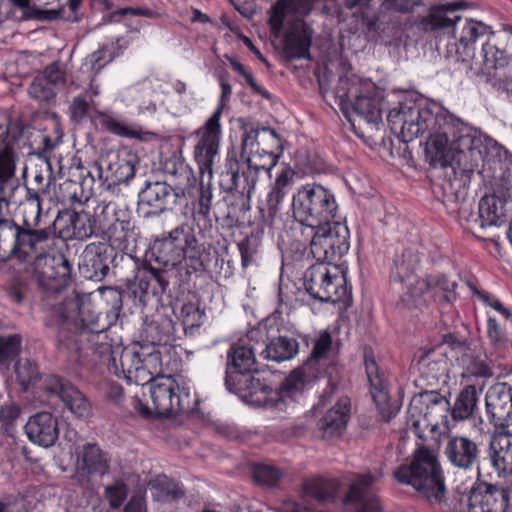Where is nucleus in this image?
<instances>
[{
	"mask_svg": "<svg viewBox=\"0 0 512 512\" xmlns=\"http://www.w3.org/2000/svg\"><path fill=\"white\" fill-rule=\"evenodd\" d=\"M441 349L442 347H439L421 352L415 362V368L421 378L431 386L439 381L446 382L448 378V359Z\"/></svg>",
	"mask_w": 512,
	"mask_h": 512,
	"instance_id": "37",
	"label": "nucleus"
},
{
	"mask_svg": "<svg viewBox=\"0 0 512 512\" xmlns=\"http://www.w3.org/2000/svg\"><path fill=\"white\" fill-rule=\"evenodd\" d=\"M281 477V471L274 466L256 464L253 467V478L260 485L274 487L277 485Z\"/></svg>",
	"mask_w": 512,
	"mask_h": 512,
	"instance_id": "57",
	"label": "nucleus"
},
{
	"mask_svg": "<svg viewBox=\"0 0 512 512\" xmlns=\"http://www.w3.org/2000/svg\"><path fill=\"white\" fill-rule=\"evenodd\" d=\"M262 147H257L256 150L250 149L248 152L246 163L247 169L239 174L238 168L231 172V185L230 189L239 193L242 205L241 210L250 209V197L255 190L258 173L260 171L270 172L277 164L280 154L282 152L281 140L275 130L271 128H262ZM238 167V162L235 161Z\"/></svg>",
	"mask_w": 512,
	"mask_h": 512,
	"instance_id": "8",
	"label": "nucleus"
},
{
	"mask_svg": "<svg viewBox=\"0 0 512 512\" xmlns=\"http://www.w3.org/2000/svg\"><path fill=\"white\" fill-rule=\"evenodd\" d=\"M489 458L498 475L512 473V435L499 433L490 442Z\"/></svg>",
	"mask_w": 512,
	"mask_h": 512,
	"instance_id": "40",
	"label": "nucleus"
},
{
	"mask_svg": "<svg viewBox=\"0 0 512 512\" xmlns=\"http://www.w3.org/2000/svg\"><path fill=\"white\" fill-rule=\"evenodd\" d=\"M460 123H454V129L428 144L427 161L434 168L450 167L456 177L470 178L482 160L481 141L472 134L468 124L461 119Z\"/></svg>",
	"mask_w": 512,
	"mask_h": 512,
	"instance_id": "2",
	"label": "nucleus"
},
{
	"mask_svg": "<svg viewBox=\"0 0 512 512\" xmlns=\"http://www.w3.org/2000/svg\"><path fill=\"white\" fill-rule=\"evenodd\" d=\"M506 200L496 195H485L479 202V220L482 228L507 223Z\"/></svg>",
	"mask_w": 512,
	"mask_h": 512,
	"instance_id": "41",
	"label": "nucleus"
},
{
	"mask_svg": "<svg viewBox=\"0 0 512 512\" xmlns=\"http://www.w3.org/2000/svg\"><path fill=\"white\" fill-rule=\"evenodd\" d=\"M228 193L231 195L225 197L224 201H229L232 207H229L226 213H221V211H218V214H216V219L218 220L220 217H222L225 220L226 225L231 227L238 221L239 213H245L247 210L243 211L240 209L242 200L239 193H237L235 190H231L230 187L228 188Z\"/></svg>",
	"mask_w": 512,
	"mask_h": 512,
	"instance_id": "60",
	"label": "nucleus"
},
{
	"mask_svg": "<svg viewBox=\"0 0 512 512\" xmlns=\"http://www.w3.org/2000/svg\"><path fill=\"white\" fill-rule=\"evenodd\" d=\"M427 280L430 282L433 300L447 304L456 300V288L458 287L456 281L449 280L445 275H430Z\"/></svg>",
	"mask_w": 512,
	"mask_h": 512,
	"instance_id": "51",
	"label": "nucleus"
},
{
	"mask_svg": "<svg viewBox=\"0 0 512 512\" xmlns=\"http://www.w3.org/2000/svg\"><path fill=\"white\" fill-rule=\"evenodd\" d=\"M82 196L81 184L77 181L66 179L59 185L58 198L63 203H68L70 205L82 204Z\"/></svg>",
	"mask_w": 512,
	"mask_h": 512,
	"instance_id": "59",
	"label": "nucleus"
},
{
	"mask_svg": "<svg viewBox=\"0 0 512 512\" xmlns=\"http://www.w3.org/2000/svg\"><path fill=\"white\" fill-rule=\"evenodd\" d=\"M221 107L217 108L205 124V132L195 146V159L201 170H210L214 157L218 153L221 131Z\"/></svg>",
	"mask_w": 512,
	"mask_h": 512,
	"instance_id": "34",
	"label": "nucleus"
},
{
	"mask_svg": "<svg viewBox=\"0 0 512 512\" xmlns=\"http://www.w3.org/2000/svg\"><path fill=\"white\" fill-rule=\"evenodd\" d=\"M104 495L107 498L110 507L112 509H117L123 504L128 495V486L123 480L117 479L112 485L105 487Z\"/></svg>",
	"mask_w": 512,
	"mask_h": 512,
	"instance_id": "63",
	"label": "nucleus"
},
{
	"mask_svg": "<svg viewBox=\"0 0 512 512\" xmlns=\"http://www.w3.org/2000/svg\"><path fill=\"white\" fill-rule=\"evenodd\" d=\"M57 93L58 91L47 83L46 78L39 74L35 76L28 88L30 97L39 102H50L55 98Z\"/></svg>",
	"mask_w": 512,
	"mask_h": 512,
	"instance_id": "55",
	"label": "nucleus"
},
{
	"mask_svg": "<svg viewBox=\"0 0 512 512\" xmlns=\"http://www.w3.org/2000/svg\"><path fill=\"white\" fill-rule=\"evenodd\" d=\"M149 385L150 398L155 414L161 417L188 415L196 410L198 399L186 389H181L171 376H152Z\"/></svg>",
	"mask_w": 512,
	"mask_h": 512,
	"instance_id": "11",
	"label": "nucleus"
},
{
	"mask_svg": "<svg viewBox=\"0 0 512 512\" xmlns=\"http://www.w3.org/2000/svg\"><path fill=\"white\" fill-rule=\"evenodd\" d=\"M161 352L153 345L133 343L122 349L116 374L128 383L147 385L161 372Z\"/></svg>",
	"mask_w": 512,
	"mask_h": 512,
	"instance_id": "12",
	"label": "nucleus"
},
{
	"mask_svg": "<svg viewBox=\"0 0 512 512\" xmlns=\"http://www.w3.org/2000/svg\"><path fill=\"white\" fill-rule=\"evenodd\" d=\"M260 334V331H251L245 338L231 346L228 352L227 371L226 377L229 378L231 374H246L250 372H257L255 368L257 352L260 353L263 345L258 341L252 343V340Z\"/></svg>",
	"mask_w": 512,
	"mask_h": 512,
	"instance_id": "30",
	"label": "nucleus"
},
{
	"mask_svg": "<svg viewBox=\"0 0 512 512\" xmlns=\"http://www.w3.org/2000/svg\"><path fill=\"white\" fill-rule=\"evenodd\" d=\"M462 3H447L432 7L426 16L418 21V28L423 32H434L437 30L453 27V35L458 39L455 44L458 60L469 62L475 57V44L483 42L491 33L490 27L481 21L465 19L462 23L461 16L454 14Z\"/></svg>",
	"mask_w": 512,
	"mask_h": 512,
	"instance_id": "5",
	"label": "nucleus"
},
{
	"mask_svg": "<svg viewBox=\"0 0 512 512\" xmlns=\"http://www.w3.org/2000/svg\"><path fill=\"white\" fill-rule=\"evenodd\" d=\"M336 211L334 194L320 184H305L293 195L292 216L303 228L302 234L329 224Z\"/></svg>",
	"mask_w": 512,
	"mask_h": 512,
	"instance_id": "9",
	"label": "nucleus"
},
{
	"mask_svg": "<svg viewBox=\"0 0 512 512\" xmlns=\"http://www.w3.org/2000/svg\"><path fill=\"white\" fill-rule=\"evenodd\" d=\"M336 103L344 116L352 122L351 113L367 124L377 126L382 122L383 95L373 83L355 75L341 76L334 89Z\"/></svg>",
	"mask_w": 512,
	"mask_h": 512,
	"instance_id": "7",
	"label": "nucleus"
},
{
	"mask_svg": "<svg viewBox=\"0 0 512 512\" xmlns=\"http://www.w3.org/2000/svg\"><path fill=\"white\" fill-rule=\"evenodd\" d=\"M150 490L159 501L176 500L184 496L182 488L167 476H158L150 482Z\"/></svg>",
	"mask_w": 512,
	"mask_h": 512,
	"instance_id": "52",
	"label": "nucleus"
},
{
	"mask_svg": "<svg viewBox=\"0 0 512 512\" xmlns=\"http://www.w3.org/2000/svg\"><path fill=\"white\" fill-rule=\"evenodd\" d=\"M114 211H110L108 205L101 208V213H96L93 222L90 215L84 210H62L59 211L53 222L44 226V230L50 235L47 243L58 234L60 238L84 240L97 233L96 229L105 233L112 243L120 246L126 241L129 233V222L114 219Z\"/></svg>",
	"mask_w": 512,
	"mask_h": 512,
	"instance_id": "4",
	"label": "nucleus"
},
{
	"mask_svg": "<svg viewBox=\"0 0 512 512\" xmlns=\"http://www.w3.org/2000/svg\"><path fill=\"white\" fill-rule=\"evenodd\" d=\"M54 317L58 324L57 351L59 356L67 359L74 365H80L84 351L87 350V331L81 329L78 323L58 318L56 314Z\"/></svg>",
	"mask_w": 512,
	"mask_h": 512,
	"instance_id": "25",
	"label": "nucleus"
},
{
	"mask_svg": "<svg viewBox=\"0 0 512 512\" xmlns=\"http://www.w3.org/2000/svg\"><path fill=\"white\" fill-rule=\"evenodd\" d=\"M120 261L130 269L133 276L124 280L134 297L145 302L151 297H161L169 286V275L166 269L153 267L151 264L139 266L131 255L122 254Z\"/></svg>",
	"mask_w": 512,
	"mask_h": 512,
	"instance_id": "15",
	"label": "nucleus"
},
{
	"mask_svg": "<svg viewBox=\"0 0 512 512\" xmlns=\"http://www.w3.org/2000/svg\"><path fill=\"white\" fill-rule=\"evenodd\" d=\"M43 249L37 251L33 260L34 276L40 288L48 293H59L65 288L72 274V268L67 257L62 253L47 254ZM36 254V252H34ZM33 253L30 255L32 256Z\"/></svg>",
	"mask_w": 512,
	"mask_h": 512,
	"instance_id": "16",
	"label": "nucleus"
},
{
	"mask_svg": "<svg viewBox=\"0 0 512 512\" xmlns=\"http://www.w3.org/2000/svg\"><path fill=\"white\" fill-rule=\"evenodd\" d=\"M426 278L417 279L407 287L400 296L397 307L405 310L420 309L427 306L433 300V292Z\"/></svg>",
	"mask_w": 512,
	"mask_h": 512,
	"instance_id": "43",
	"label": "nucleus"
},
{
	"mask_svg": "<svg viewBox=\"0 0 512 512\" xmlns=\"http://www.w3.org/2000/svg\"><path fill=\"white\" fill-rule=\"evenodd\" d=\"M170 324L166 323V325H161L157 321H152L147 325L146 334L147 337L150 338L144 344L153 345L156 349L157 346L165 345L170 340Z\"/></svg>",
	"mask_w": 512,
	"mask_h": 512,
	"instance_id": "62",
	"label": "nucleus"
},
{
	"mask_svg": "<svg viewBox=\"0 0 512 512\" xmlns=\"http://www.w3.org/2000/svg\"><path fill=\"white\" fill-rule=\"evenodd\" d=\"M391 131L404 143L426 135L425 157L427 146L431 141L442 138L454 129V123L461 125L460 118L436 104H421L413 101L399 103L392 108L387 116Z\"/></svg>",
	"mask_w": 512,
	"mask_h": 512,
	"instance_id": "1",
	"label": "nucleus"
},
{
	"mask_svg": "<svg viewBox=\"0 0 512 512\" xmlns=\"http://www.w3.org/2000/svg\"><path fill=\"white\" fill-rule=\"evenodd\" d=\"M419 255L411 249H405L401 254H397L391 267V278L402 283L409 278L417 269L419 264Z\"/></svg>",
	"mask_w": 512,
	"mask_h": 512,
	"instance_id": "49",
	"label": "nucleus"
},
{
	"mask_svg": "<svg viewBox=\"0 0 512 512\" xmlns=\"http://www.w3.org/2000/svg\"><path fill=\"white\" fill-rule=\"evenodd\" d=\"M313 30L299 18L293 19L283 34V54L287 60L311 59Z\"/></svg>",
	"mask_w": 512,
	"mask_h": 512,
	"instance_id": "32",
	"label": "nucleus"
},
{
	"mask_svg": "<svg viewBox=\"0 0 512 512\" xmlns=\"http://www.w3.org/2000/svg\"><path fill=\"white\" fill-rule=\"evenodd\" d=\"M20 131L16 124H0V191L6 190L16 177L20 151L17 140Z\"/></svg>",
	"mask_w": 512,
	"mask_h": 512,
	"instance_id": "26",
	"label": "nucleus"
},
{
	"mask_svg": "<svg viewBox=\"0 0 512 512\" xmlns=\"http://www.w3.org/2000/svg\"><path fill=\"white\" fill-rule=\"evenodd\" d=\"M259 245L260 240L254 235L247 236L238 243V248L241 254V263L244 268L255 262Z\"/></svg>",
	"mask_w": 512,
	"mask_h": 512,
	"instance_id": "64",
	"label": "nucleus"
},
{
	"mask_svg": "<svg viewBox=\"0 0 512 512\" xmlns=\"http://www.w3.org/2000/svg\"><path fill=\"white\" fill-rule=\"evenodd\" d=\"M478 390L474 384L467 385L458 394L451 408V416L455 421L468 419L477 408Z\"/></svg>",
	"mask_w": 512,
	"mask_h": 512,
	"instance_id": "47",
	"label": "nucleus"
},
{
	"mask_svg": "<svg viewBox=\"0 0 512 512\" xmlns=\"http://www.w3.org/2000/svg\"><path fill=\"white\" fill-rule=\"evenodd\" d=\"M339 489L340 484L335 479H313L303 483L302 494L318 503L335 502Z\"/></svg>",
	"mask_w": 512,
	"mask_h": 512,
	"instance_id": "45",
	"label": "nucleus"
},
{
	"mask_svg": "<svg viewBox=\"0 0 512 512\" xmlns=\"http://www.w3.org/2000/svg\"><path fill=\"white\" fill-rule=\"evenodd\" d=\"M306 241L310 243L313 257L323 263H337L346 255L350 248L348 227L338 221L320 225L312 232H304Z\"/></svg>",
	"mask_w": 512,
	"mask_h": 512,
	"instance_id": "13",
	"label": "nucleus"
},
{
	"mask_svg": "<svg viewBox=\"0 0 512 512\" xmlns=\"http://www.w3.org/2000/svg\"><path fill=\"white\" fill-rule=\"evenodd\" d=\"M39 392L49 398L60 399L77 417H86L90 413V403L83 394L67 379L54 374L40 379Z\"/></svg>",
	"mask_w": 512,
	"mask_h": 512,
	"instance_id": "21",
	"label": "nucleus"
},
{
	"mask_svg": "<svg viewBox=\"0 0 512 512\" xmlns=\"http://www.w3.org/2000/svg\"><path fill=\"white\" fill-rule=\"evenodd\" d=\"M113 249L104 243H91L86 246L79 263L81 275L89 280L102 281L109 273Z\"/></svg>",
	"mask_w": 512,
	"mask_h": 512,
	"instance_id": "33",
	"label": "nucleus"
},
{
	"mask_svg": "<svg viewBox=\"0 0 512 512\" xmlns=\"http://www.w3.org/2000/svg\"><path fill=\"white\" fill-rule=\"evenodd\" d=\"M363 357L367 378L371 387L372 399L382 419L388 422L397 413L398 407H392L389 403L388 390L375 361L373 350L370 347H365Z\"/></svg>",
	"mask_w": 512,
	"mask_h": 512,
	"instance_id": "31",
	"label": "nucleus"
},
{
	"mask_svg": "<svg viewBox=\"0 0 512 512\" xmlns=\"http://www.w3.org/2000/svg\"><path fill=\"white\" fill-rule=\"evenodd\" d=\"M25 432L32 443L52 447L59 438L57 418L50 412H38L28 419Z\"/></svg>",
	"mask_w": 512,
	"mask_h": 512,
	"instance_id": "35",
	"label": "nucleus"
},
{
	"mask_svg": "<svg viewBox=\"0 0 512 512\" xmlns=\"http://www.w3.org/2000/svg\"><path fill=\"white\" fill-rule=\"evenodd\" d=\"M507 506L508 494L503 488L481 482L466 497L461 512H506Z\"/></svg>",
	"mask_w": 512,
	"mask_h": 512,
	"instance_id": "27",
	"label": "nucleus"
},
{
	"mask_svg": "<svg viewBox=\"0 0 512 512\" xmlns=\"http://www.w3.org/2000/svg\"><path fill=\"white\" fill-rule=\"evenodd\" d=\"M486 414L496 428L512 424V385L501 382L491 386L485 396Z\"/></svg>",
	"mask_w": 512,
	"mask_h": 512,
	"instance_id": "29",
	"label": "nucleus"
},
{
	"mask_svg": "<svg viewBox=\"0 0 512 512\" xmlns=\"http://www.w3.org/2000/svg\"><path fill=\"white\" fill-rule=\"evenodd\" d=\"M183 196L182 188H175L161 181L147 182L138 195V211L146 218L159 215L171 210Z\"/></svg>",
	"mask_w": 512,
	"mask_h": 512,
	"instance_id": "22",
	"label": "nucleus"
},
{
	"mask_svg": "<svg viewBox=\"0 0 512 512\" xmlns=\"http://www.w3.org/2000/svg\"><path fill=\"white\" fill-rule=\"evenodd\" d=\"M443 453L453 468L480 475L483 459L481 442L465 435H448Z\"/></svg>",
	"mask_w": 512,
	"mask_h": 512,
	"instance_id": "18",
	"label": "nucleus"
},
{
	"mask_svg": "<svg viewBox=\"0 0 512 512\" xmlns=\"http://www.w3.org/2000/svg\"><path fill=\"white\" fill-rule=\"evenodd\" d=\"M442 397L443 396L439 392L431 390L420 392L411 399L408 408V424L411 423V426L417 433L418 437H422V435L419 433L421 422L420 416L424 411H427L430 408H434L438 402L440 405L443 404Z\"/></svg>",
	"mask_w": 512,
	"mask_h": 512,
	"instance_id": "46",
	"label": "nucleus"
},
{
	"mask_svg": "<svg viewBox=\"0 0 512 512\" xmlns=\"http://www.w3.org/2000/svg\"><path fill=\"white\" fill-rule=\"evenodd\" d=\"M397 482L412 486L429 503H441L446 486L441 465L433 451L421 446L394 471Z\"/></svg>",
	"mask_w": 512,
	"mask_h": 512,
	"instance_id": "6",
	"label": "nucleus"
},
{
	"mask_svg": "<svg viewBox=\"0 0 512 512\" xmlns=\"http://www.w3.org/2000/svg\"><path fill=\"white\" fill-rule=\"evenodd\" d=\"M304 287L309 295L321 302H340L347 294L346 278L337 265L329 267L319 262L304 274Z\"/></svg>",
	"mask_w": 512,
	"mask_h": 512,
	"instance_id": "14",
	"label": "nucleus"
},
{
	"mask_svg": "<svg viewBox=\"0 0 512 512\" xmlns=\"http://www.w3.org/2000/svg\"><path fill=\"white\" fill-rule=\"evenodd\" d=\"M138 163L137 155L129 151L109 153L97 167L99 178L109 189L120 184H128L135 176Z\"/></svg>",
	"mask_w": 512,
	"mask_h": 512,
	"instance_id": "23",
	"label": "nucleus"
},
{
	"mask_svg": "<svg viewBox=\"0 0 512 512\" xmlns=\"http://www.w3.org/2000/svg\"><path fill=\"white\" fill-rule=\"evenodd\" d=\"M225 385L230 392L237 394L250 405L272 410L282 405L279 394L253 372L231 374L229 378H225Z\"/></svg>",
	"mask_w": 512,
	"mask_h": 512,
	"instance_id": "17",
	"label": "nucleus"
},
{
	"mask_svg": "<svg viewBox=\"0 0 512 512\" xmlns=\"http://www.w3.org/2000/svg\"><path fill=\"white\" fill-rule=\"evenodd\" d=\"M5 190L0 191V260L16 258L26 261L30 255L37 252L36 243L45 236V232L31 229L26 217L21 225L7 217L9 201Z\"/></svg>",
	"mask_w": 512,
	"mask_h": 512,
	"instance_id": "10",
	"label": "nucleus"
},
{
	"mask_svg": "<svg viewBox=\"0 0 512 512\" xmlns=\"http://www.w3.org/2000/svg\"><path fill=\"white\" fill-rule=\"evenodd\" d=\"M75 480L83 487H89L93 476H104L110 468L108 454L95 443H86L76 453Z\"/></svg>",
	"mask_w": 512,
	"mask_h": 512,
	"instance_id": "28",
	"label": "nucleus"
},
{
	"mask_svg": "<svg viewBox=\"0 0 512 512\" xmlns=\"http://www.w3.org/2000/svg\"><path fill=\"white\" fill-rule=\"evenodd\" d=\"M194 242V234L181 225L154 240L151 251L155 261L164 268H173L185 258V249Z\"/></svg>",
	"mask_w": 512,
	"mask_h": 512,
	"instance_id": "19",
	"label": "nucleus"
},
{
	"mask_svg": "<svg viewBox=\"0 0 512 512\" xmlns=\"http://www.w3.org/2000/svg\"><path fill=\"white\" fill-rule=\"evenodd\" d=\"M22 338L19 334L0 336V364L17 357L21 351Z\"/></svg>",
	"mask_w": 512,
	"mask_h": 512,
	"instance_id": "58",
	"label": "nucleus"
},
{
	"mask_svg": "<svg viewBox=\"0 0 512 512\" xmlns=\"http://www.w3.org/2000/svg\"><path fill=\"white\" fill-rule=\"evenodd\" d=\"M350 399L341 397L317 422V429L323 439L339 438L350 420Z\"/></svg>",
	"mask_w": 512,
	"mask_h": 512,
	"instance_id": "36",
	"label": "nucleus"
},
{
	"mask_svg": "<svg viewBox=\"0 0 512 512\" xmlns=\"http://www.w3.org/2000/svg\"><path fill=\"white\" fill-rule=\"evenodd\" d=\"M180 317L184 325V331L187 334L188 331L201 326L204 312L195 304L186 303L181 307Z\"/></svg>",
	"mask_w": 512,
	"mask_h": 512,
	"instance_id": "61",
	"label": "nucleus"
},
{
	"mask_svg": "<svg viewBox=\"0 0 512 512\" xmlns=\"http://www.w3.org/2000/svg\"><path fill=\"white\" fill-rule=\"evenodd\" d=\"M122 306V292L118 288H103L97 301L90 295L73 291L63 300L56 316L78 323L81 329L99 332L116 323Z\"/></svg>",
	"mask_w": 512,
	"mask_h": 512,
	"instance_id": "3",
	"label": "nucleus"
},
{
	"mask_svg": "<svg viewBox=\"0 0 512 512\" xmlns=\"http://www.w3.org/2000/svg\"><path fill=\"white\" fill-rule=\"evenodd\" d=\"M15 373L17 380L24 390H28L29 386L33 384L38 378L37 366L29 359H20L15 363Z\"/></svg>",
	"mask_w": 512,
	"mask_h": 512,
	"instance_id": "56",
	"label": "nucleus"
},
{
	"mask_svg": "<svg viewBox=\"0 0 512 512\" xmlns=\"http://www.w3.org/2000/svg\"><path fill=\"white\" fill-rule=\"evenodd\" d=\"M10 5L6 18L22 22L28 20H54L60 15L58 10H43L32 4V0H8Z\"/></svg>",
	"mask_w": 512,
	"mask_h": 512,
	"instance_id": "42",
	"label": "nucleus"
},
{
	"mask_svg": "<svg viewBox=\"0 0 512 512\" xmlns=\"http://www.w3.org/2000/svg\"><path fill=\"white\" fill-rule=\"evenodd\" d=\"M377 479L378 477L371 473L357 475L342 498V504L350 507L351 512H382L379 498L373 490Z\"/></svg>",
	"mask_w": 512,
	"mask_h": 512,
	"instance_id": "24",
	"label": "nucleus"
},
{
	"mask_svg": "<svg viewBox=\"0 0 512 512\" xmlns=\"http://www.w3.org/2000/svg\"><path fill=\"white\" fill-rule=\"evenodd\" d=\"M183 260H186L187 266L193 272H202L210 267L213 256L210 249L199 244L194 236V242L191 241L185 249V258Z\"/></svg>",
	"mask_w": 512,
	"mask_h": 512,
	"instance_id": "50",
	"label": "nucleus"
},
{
	"mask_svg": "<svg viewBox=\"0 0 512 512\" xmlns=\"http://www.w3.org/2000/svg\"><path fill=\"white\" fill-rule=\"evenodd\" d=\"M260 356L263 359L275 362H283L292 359L298 353L299 344L295 338L278 336L272 338L269 343L262 344Z\"/></svg>",
	"mask_w": 512,
	"mask_h": 512,
	"instance_id": "44",
	"label": "nucleus"
},
{
	"mask_svg": "<svg viewBox=\"0 0 512 512\" xmlns=\"http://www.w3.org/2000/svg\"><path fill=\"white\" fill-rule=\"evenodd\" d=\"M285 196L283 193H278L272 189L268 192L265 200L259 203V212L262 220L267 225H272L276 215L279 212L280 204L283 202Z\"/></svg>",
	"mask_w": 512,
	"mask_h": 512,
	"instance_id": "54",
	"label": "nucleus"
},
{
	"mask_svg": "<svg viewBox=\"0 0 512 512\" xmlns=\"http://www.w3.org/2000/svg\"><path fill=\"white\" fill-rule=\"evenodd\" d=\"M331 345L332 337L330 333L327 331L322 332L315 341L309 358L304 363L306 364V369H313L320 374L321 372L318 368L319 362L326 356L331 348Z\"/></svg>",
	"mask_w": 512,
	"mask_h": 512,
	"instance_id": "53",
	"label": "nucleus"
},
{
	"mask_svg": "<svg viewBox=\"0 0 512 512\" xmlns=\"http://www.w3.org/2000/svg\"><path fill=\"white\" fill-rule=\"evenodd\" d=\"M319 373L313 369H306V364L302 367L294 369L282 382L278 389H274L282 400L280 407H275L277 411H284L287 407V400L293 399L300 394L306 385L313 379L318 377Z\"/></svg>",
	"mask_w": 512,
	"mask_h": 512,
	"instance_id": "39",
	"label": "nucleus"
},
{
	"mask_svg": "<svg viewBox=\"0 0 512 512\" xmlns=\"http://www.w3.org/2000/svg\"><path fill=\"white\" fill-rule=\"evenodd\" d=\"M44 194L41 191H37L36 187H29L26 186V204L25 207H28L32 212H35V216L32 220H29V225L31 226V229L37 232H45V236H43L42 239L39 240V242L36 243L37 250L43 249L47 244V239L50 235V230L46 231L44 230V227L41 226L42 224V207H41V201H40V195Z\"/></svg>",
	"mask_w": 512,
	"mask_h": 512,
	"instance_id": "48",
	"label": "nucleus"
},
{
	"mask_svg": "<svg viewBox=\"0 0 512 512\" xmlns=\"http://www.w3.org/2000/svg\"><path fill=\"white\" fill-rule=\"evenodd\" d=\"M512 57V33L507 30L491 31L481 43L480 52L470 61L482 70L505 67Z\"/></svg>",
	"mask_w": 512,
	"mask_h": 512,
	"instance_id": "20",
	"label": "nucleus"
},
{
	"mask_svg": "<svg viewBox=\"0 0 512 512\" xmlns=\"http://www.w3.org/2000/svg\"><path fill=\"white\" fill-rule=\"evenodd\" d=\"M317 0H277L270 8L268 23L271 34L278 38L283 29L284 19L289 14L308 15Z\"/></svg>",
	"mask_w": 512,
	"mask_h": 512,
	"instance_id": "38",
	"label": "nucleus"
}]
</instances>
